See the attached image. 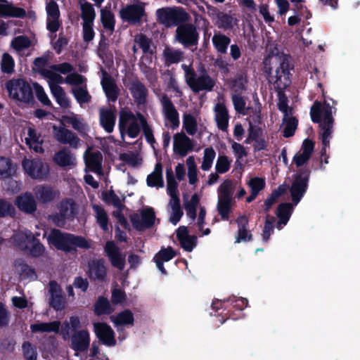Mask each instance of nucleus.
<instances>
[{
  "label": "nucleus",
  "mask_w": 360,
  "mask_h": 360,
  "mask_svg": "<svg viewBox=\"0 0 360 360\" xmlns=\"http://www.w3.org/2000/svg\"><path fill=\"white\" fill-rule=\"evenodd\" d=\"M236 184L231 180H224L218 188V198L232 200V195Z\"/></svg>",
  "instance_id": "a18cd8bd"
},
{
  "label": "nucleus",
  "mask_w": 360,
  "mask_h": 360,
  "mask_svg": "<svg viewBox=\"0 0 360 360\" xmlns=\"http://www.w3.org/2000/svg\"><path fill=\"white\" fill-rule=\"evenodd\" d=\"M15 269L23 279L34 280L37 278L34 271L26 264L18 262L15 265Z\"/></svg>",
  "instance_id": "864d4df0"
},
{
  "label": "nucleus",
  "mask_w": 360,
  "mask_h": 360,
  "mask_svg": "<svg viewBox=\"0 0 360 360\" xmlns=\"http://www.w3.org/2000/svg\"><path fill=\"white\" fill-rule=\"evenodd\" d=\"M163 56L167 63H176L183 58V52L179 49L166 46L163 51Z\"/></svg>",
  "instance_id": "5fc2aeb1"
},
{
  "label": "nucleus",
  "mask_w": 360,
  "mask_h": 360,
  "mask_svg": "<svg viewBox=\"0 0 360 360\" xmlns=\"http://www.w3.org/2000/svg\"><path fill=\"white\" fill-rule=\"evenodd\" d=\"M146 122L144 117L138 113L134 115L128 110H122L120 113L119 128L123 139L127 136L136 138L140 132V126L143 127Z\"/></svg>",
  "instance_id": "20e7f679"
},
{
  "label": "nucleus",
  "mask_w": 360,
  "mask_h": 360,
  "mask_svg": "<svg viewBox=\"0 0 360 360\" xmlns=\"http://www.w3.org/2000/svg\"><path fill=\"white\" fill-rule=\"evenodd\" d=\"M175 39L184 46L188 47L197 44L198 33L193 25H182L176 28Z\"/></svg>",
  "instance_id": "9d476101"
},
{
  "label": "nucleus",
  "mask_w": 360,
  "mask_h": 360,
  "mask_svg": "<svg viewBox=\"0 0 360 360\" xmlns=\"http://www.w3.org/2000/svg\"><path fill=\"white\" fill-rule=\"evenodd\" d=\"M200 196L195 193L190 200L186 196L184 197V205L186 212V215L192 220L196 217V209L200 201Z\"/></svg>",
  "instance_id": "c03bdc74"
},
{
  "label": "nucleus",
  "mask_w": 360,
  "mask_h": 360,
  "mask_svg": "<svg viewBox=\"0 0 360 360\" xmlns=\"http://www.w3.org/2000/svg\"><path fill=\"white\" fill-rule=\"evenodd\" d=\"M156 15L158 20L167 27L176 25L186 18V13L182 9L176 8H159Z\"/></svg>",
  "instance_id": "6e6552de"
},
{
  "label": "nucleus",
  "mask_w": 360,
  "mask_h": 360,
  "mask_svg": "<svg viewBox=\"0 0 360 360\" xmlns=\"http://www.w3.org/2000/svg\"><path fill=\"white\" fill-rule=\"evenodd\" d=\"M22 167L26 175L33 179L44 180L49 174V166L39 159L24 158Z\"/></svg>",
  "instance_id": "423d86ee"
},
{
  "label": "nucleus",
  "mask_w": 360,
  "mask_h": 360,
  "mask_svg": "<svg viewBox=\"0 0 360 360\" xmlns=\"http://www.w3.org/2000/svg\"><path fill=\"white\" fill-rule=\"evenodd\" d=\"M105 252L112 266L122 271L125 266V255L122 254L115 244L109 241L105 246Z\"/></svg>",
  "instance_id": "4468645a"
},
{
  "label": "nucleus",
  "mask_w": 360,
  "mask_h": 360,
  "mask_svg": "<svg viewBox=\"0 0 360 360\" xmlns=\"http://www.w3.org/2000/svg\"><path fill=\"white\" fill-rule=\"evenodd\" d=\"M129 90L136 103L143 104L145 103L147 90L141 82L139 81L133 82L129 87Z\"/></svg>",
  "instance_id": "a19ab883"
},
{
  "label": "nucleus",
  "mask_w": 360,
  "mask_h": 360,
  "mask_svg": "<svg viewBox=\"0 0 360 360\" xmlns=\"http://www.w3.org/2000/svg\"><path fill=\"white\" fill-rule=\"evenodd\" d=\"M60 322L53 321L50 322L35 321L30 325V330L32 333H59Z\"/></svg>",
  "instance_id": "a878e982"
},
{
  "label": "nucleus",
  "mask_w": 360,
  "mask_h": 360,
  "mask_svg": "<svg viewBox=\"0 0 360 360\" xmlns=\"http://www.w3.org/2000/svg\"><path fill=\"white\" fill-rule=\"evenodd\" d=\"M58 209L60 215L63 218H68L74 215L76 208L72 200H65L60 203Z\"/></svg>",
  "instance_id": "6e6d98bb"
},
{
  "label": "nucleus",
  "mask_w": 360,
  "mask_h": 360,
  "mask_svg": "<svg viewBox=\"0 0 360 360\" xmlns=\"http://www.w3.org/2000/svg\"><path fill=\"white\" fill-rule=\"evenodd\" d=\"M31 45L30 40L25 36H18L14 38L11 41L12 48L17 52L22 51Z\"/></svg>",
  "instance_id": "e2e57ef3"
},
{
  "label": "nucleus",
  "mask_w": 360,
  "mask_h": 360,
  "mask_svg": "<svg viewBox=\"0 0 360 360\" xmlns=\"http://www.w3.org/2000/svg\"><path fill=\"white\" fill-rule=\"evenodd\" d=\"M50 82H48L51 91L56 98L58 104L63 108H68L70 107V103L65 93L64 92L62 87L58 86L59 84L63 82V78L62 76H53L50 78Z\"/></svg>",
  "instance_id": "f8f14e48"
},
{
  "label": "nucleus",
  "mask_w": 360,
  "mask_h": 360,
  "mask_svg": "<svg viewBox=\"0 0 360 360\" xmlns=\"http://www.w3.org/2000/svg\"><path fill=\"white\" fill-rule=\"evenodd\" d=\"M232 160L224 155H219L216 165H215V170L219 174H224L227 172L231 165Z\"/></svg>",
  "instance_id": "4d7b16f0"
},
{
  "label": "nucleus",
  "mask_w": 360,
  "mask_h": 360,
  "mask_svg": "<svg viewBox=\"0 0 360 360\" xmlns=\"http://www.w3.org/2000/svg\"><path fill=\"white\" fill-rule=\"evenodd\" d=\"M214 117L217 127L221 130L226 131L229 127V114L222 100L219 99L214 108Z\"/></svg>",
  "instance_id": "bb28decb"
},
{
  "label": "nucleus",
  "mask_w": 360,
  "mask_h": 360,
  "mask_svg": "<svg viewBox=\"0 0 360 360\" xmlns=\"http://www.w3.org/2000/svg\"><path fill=\"white\" fill-rule=\"evenodd\" d=\"M200 119L197 115L191 113H185L183 115V128L189 135L197 133Z\"/></svg>",
  "instance_id": "ea45409f"
},
{
  "label": "nucleus",
  "mask_w": 360,
  "mask_h": 360,
  "mask_svg": "<svg viewBox=\"0 0 360 360\" xmlns=\"http://www.w3.org/2000/svg\"><path fill=\"white\" fill-rule=\"evenodd\" d=\"M47 29L52 32H56L60 26V11L58 4L54 1H50L46 4Z\"/></svg>",
  "instance_id": "aec40b11"
},
{
  "label": "nucleus",
  "mask_w": 360,
  "mask_h": 360,
  "mask_svg": "<svg viewBox=\"0 0 360 360\" xmlns=\"http://www.w3.org/2000/svg\"><path fill=\"white\" fill-rule=\"evenodd\" d=\"M106 276V268L102 259L93 261L89 264V276L94 280H103Z\"/></svg>",
  "instance_id": "e433bc0d"
},
{
  "label": "nucleus",
  "mask_w": 360,
  "mask_h": 360,
  "mask_svg": "<svg viewBox=\"0 0 360 360\" xmlns=\"http://www.w3.org/2000/svg\"><path fill=\"white\" fill-rule=\"evenodd\" d=\"M35 194L39 200L42 202H46L53 199L56 193L51 188L37 187L35 190Z\"/></svg>",
  "instance_id": "052dcab7"
},
{
  "label": "nucleus",
  "mask_w": 360,
  "mask_h": 360,
  "mask_svg": "<svg viewBox=\"0 0 360 360\" xmlns=\"http://www.w3.org/2000/svg\"><path fill=\"white\" fill-rule=\"evenodd\" d=\"M232 200L218 198L217 210L223 219H228Z\"/></svg>",
  "instance_id": "0e129e2a"
},
{
  "label": "nucleus",
  "mask_w": 360,
  "mask_h": 360,
  "mask_svg": "<svg viewBox=\"0 0 360 360\" xmlns=\"http://www.w3.org/2000/svg\"><path fill=\"white\" fill-rule=\"evenodd\" d=\"M53 162L61 167L74 166L76 159L68 149L63 148L58 151L53 158Z\"/></svg>",
  "instance_id": "72a5a7b5"
},
{
  "label": "nucleus",
  "mask_w": 360,
  "mask_h": 360,
  "mask_svg": "<svg viewBox=\"0 0 360 360\" xmlns=\"http://www.w3.org/2000/svg\"><path fill=\"white\" fill-rule=\"evenodd\" d=\"M155 218L154 210L148 207L141 211V219L136 214L131 216V220L134 228L141 230L150 227L154 224Z\"/></svg>",
  "instance_id": "a211bd4d"
},
{
  "label": "nucleus",
  "mask_w": 360,
  "mask_h": 360,
  "mask_svg": "<svg viewBox=\"0 0 360 360\" xmlns=\"http://www.w3.org/2000/svg\"><path fill=\"white\" fill-rule=\"evenodd\" d=\"M15 172L14 166L8 158L0 157V175L11 176Z\"/></svg>",
  "instance_id": "338daca9"
},
{
  "label": "nucleus",
  "mask_w": 360,
  "mask_h": 360,
  "mask_svg": "<svg viewBox=\"0 0 360 360\" xmlns=\"http://www.w3.org/2000/svg\"><path fill=\"white\" fill-rule=\"evenodd\" d=\"M53 137L58 142L63 144H68L71 147L77 148L79 146V138L70 130L62 126H53Z\"/></svg>",
  "instance_id": "ddd939ff"
},
{
  "label": "nucleus",
  "mask_w": 360,
  "mask_h": 360,
  "mask_svg": "<svg viewBox=\"0 0 360 360\" xmlns=\"http://www.w3.org/2000/svg\"><path fill=\"white\" fill-rule=\"evenodd\" d=\"M22 354L25 360H37V352L35 346L30 342L22 345Z\"/></svg>",
  "instance_id": "69168bd1"
},
{
  "label": "nucleus",
  "mask_w": 360,
  "mask_h": 360,
  "mask_svg": "<svg viewBox=\"0 0 360 360\" xmlns=\"http://www.w3.org/2000/svg\"><path fill=\"white\" fill-rule=\"evenodd\" d=\"M24 141L30 150L36 153H43L44 139L33 127L27 126L24 129Z\"/></svg>",
  "instance_id": "9b49d317"
},
{
  "label": "nucleus",
  "mask_w": 360,
  "mask_h": 360,
  "mask_svg": "<svg viewBox=\"0 0 360 360\" xmlns=\"http://www.w3.org/2000/svg\"><path fill=\"white\" fill-rule=\"evenodd\" d=\"M72 91L79 104L89 103L91 100L86 89L83 87H75Z\"/></svg>",
  "instance_id": "774afa93"
},
{
  "label": "nucleus",
  "mask_w": 360,
  "mask_h": 360,
  "mask_svg": "<svg viewBox=\"0 0 360 360\" xmlns=\"http://www.w3.org/2000/svg\"><path fill=\"white\" fill-rule=\"evenodd\" d=\"M15 205L22 212L33 213L37 210V202L31 193H25L18 195L15 200Z\"/></svg>",
  "instance_id": "cd10ccee"
},
{
  "label": "nucleus",
  "mask_w": 360,
  "mask_h": 360,
  "mask_svg": "<svg viewBox=\"0 0 360 360\" xmlns=\"http://www.w3.org/2000/svg\"><path fill=\"white\" fill-rule=\"evenodd\" d=\"M176 253L172 248H162L154 257V261L159 271L162 274H166V270L163 266V263L169 262L174 256Z\"/></svg>",
  "instance_id": "c756f323"
},
{
  "label": "nucleus",
  "mask_w": 360,
  "mask_h": 360,
  "mask_svg": "<svg viewBox=\"0 0 360 360\" xmlns=\"http://www.w3.org/2000/svg\"><path fill=\"white\" fill-rule=\"evenodd\" d=\"M168 209L169 213V221L173 224L176 225L183 216V211L181 208L179 198L170 199L168 203Z\"/></svg>",
  "instance_id": "37998d69"
},
{
  "label": "nucleus",
  "mask_w": 360,
  "mask_h": 360,
  "mask_svg": "<svg viewBox=\"0 0 360 360\" xmlns=\"http://www.w3.org/2000/svg\"><path fill=\"white\" fill-rule=\"evenodd\" d=\"M283 136L285 137H290L294 134L297 125V120L291 115L283 116Z\"/></svg>",
  "instance_id": "13d9d810"
},
{
  "label": "nucleus",
  "mask_w": 360,
  "mask_h": 360,
  "mask_svg": "<svg viewBox=\"0 0 360 360\" xmlns=\"http://www.w3.org/2000/svg\"><path fill=\"white\" fill-rule=\"evenodd\" d=\"M293 210V207L290 203L281 204L277 210V217L278 221L277 223V228L281 229L285 226L290 217Z\"/></svg>",
  "instance_id": "4c0bfd02"
},
{
  "label": "nucleus",
  "mask_w": 360,
  "mask_h": 360,
  "mask_svg": "<svg viewBox=\"0 0 360 360\" xmlns=\"http://www.w3.org/2000/svg\"><path fill=\"white\" fill-rule=\"evenodd\" d=\"M161 103L166 122H169L172 127H177L179 124V113L171 101L167 97L162 96Z\"/></svg>",
  "instance_id": "5701e85b"
},
{
  "label": "nucleus",
  "mask_w": 360,
  "mask_h": 360,
  "mask_svg": "<svg viewBox=\"0 0 360 360\" xmlns=\"http://www.w3.org/2000/svg\"><path fill=\"white\" fill-rule=\"evenodd\" d=\"M94 328L96 335L103 344L110 347L115 345V333L110 326L104 323H95Z\"/></svg>",
  "instance_id": "f3484780"
},
{
  "label": "nucleus",
  "mask_w": 360,
  "mask_h": 360,
  "mask_svg": "<svg viewBox=\"0 0 360 360\" xmlns=\"http://www.w3.org/2000/svg\"><path fill=\"white\" fill-rule=\"evenodd\" d=\"M110 320L116 327H120L132 326L134 318L133 313L130 310L126 309L117 315L110 316Z\"/></svg>",
  "instance_id": "c9c22d12"
},
{
  "label": "nucleus",
  "mask_w": 360,
  "mask_h": 360,
  "mask_svg": "<svg viewBox=\"0 0 360 360\" xmlns=\"http://www.w3.org/2000/svg\"><path fill=\"white\" fill-rule=\"evenodd\" d=\"M100 122L105 130L110 133L112 131L115 123V115L111 110H100Z\"/></svg>",
  "instance_id": "79ce46f5"
},
{
  "label": "nucleus",
  "mask_w": 360,
  "mask_h": 360,
  "mask_svg": "<svg viewBox=\"0 0 360 360\" xmlns=\"http://www.w3.org/2000/svg\"><path fill=\"white\" fill-rule=\"evenodd\" d=\"M167 192L170 196V199L179 198L178 196V184L173 176L172 169H167Z\"/></svg>",
  "instance_id": "de8ad7c7"
},
{
  "label": "nucleus",
  "mask_w": 360,
  "mask_h": 360,
  "mask_svg": "<svg viewBox=\"0 0 360 360\" xmlns=\"http://www.w3.org/2000/svg\"><path fill=\"white\" fill-rule=\"evenodd\" d=\"M26 12L21 8H18L7 2L0 4V17L24 18Z\"/></svg>",
  "instance_id": "f704fd0d"
},
{
  "label": "nucleus",
  "mask_w": 360,
  "mask_h": 360,
  "mask_svg": "<svg viewBox=\"0 0 360 360\" xmlns=\"http://www.w3.org/2000/svg\"><path fill=\"white\" fill-rule=\"evenodd\" d=\"M308 176L307 174L297 175L292 182L290 193L292 201L297 205L306 192L307 187Z\"/></svg>",
  "instance_id": "6ab92c4d"
},
{
  "label": "nucleus",
  "mask_w": 360,
  "mask_h": 360,
  "mask_svg": "<svg viewBox=\"0 0 360 360\" xmlns=\"http://www.w3.org/2000/svg\"><path fill=\"white\" fill-rule=\"evenodd\" d=\"M182 68L185 72L186 82L193 92L212 90L215 82L206 72L197 75L186 65H183Z\"/></svg>",
  "instance_id": "39448f33"
},
{
  "label": "nucleus",
  "mask_w": 360,
  "mask_h": 360,
  "mask_svg": "<svg viewBox=\"0 0 360 360\" xmlns=\"http://www.w3.org/2000/svg\"><path fill=\"white\" fill-rule=\"evenodd\" d=\"M206 215V211L204 207H200V212L197 219L196 224H194L193 228L196 229L195 232L201 236L208 235L210 232V229H206L203 231V226L205 223V217Z\"/></svg>",
  "instance_id": "680f3d73"
},
{
  "label": "nucleus",
  "mask_w": 360,
  "mask_h": 360,
  "mask_svg": "<svg viewBox=\"0 0 360 360\" xmlns=\"http://www.w3.org/2000/svg\"><path fill=\"white\" fill-rule=\"evenodd\" d=\"M101 84L109 101H115L118 95V89L115 81L105 72L103 73Z\"/></svg>",
  "instance_id": "7c9ffc66"
},
{
  "label": "nucleus",
  "mask_w": 360,
  "mask_h": 360,
  "mask_svg": "<svg viewBox=\"0 0 360 360\" xmlns=\"http://www.w3.org/2000/svg\"><path fill=\"white\" fill-rule=\"evenodd\" d=\"M265 71L269 74V79L278 90H282L290 84L289 58L283 53L269 55L264 60Z\"/></svg>",
  "instance_id": "f257e3e1"
},
{
  "label": "nucleus",
  "mask_w": 360,
  "mask_h": 360,
  "mask_svg": "<svg viewBox=\"0 0 360 360\" xmlns=\"http://www.w3.org/2000/svg\"><path fill=\"white\" fill-rule=\"evenodd\" d=\"M62 124H70L72 128L80 133H85L88 127L83 119L78 115L70 112L68 115H63L60 120Z\"/></svg>",
  "instance_id": "2f4dec72"
},
{
  "label": "nucleus",
  "mask_w": 360,
  "mask_h": 360,
  "mask_svg": "<svg viewBox=\"0 0 360 360\" xmlns=\"http://www.w3.org/2000/svg\"><path fill=\"white\" fill-rule=\"evenodd\" d=\"M186 166L188 169V182L191 185H194L197 183L198 179V169L195 163V160L193 156H189L186 159Z\"/></svg>",
  "instance_id": "3c124183"
},
{
  "label": "nucleus",
  "mask_w": 360,
  "mask_h": 360,
  "mask_svg": "<svg viewBox=\"0 0 360 360\" xmlns=\"http://www.w3.org/2000/svg\"><path fill=\"white\" fill-rule=\"evenodd\" d=\"M48 58L46 57L37 58L35 59L34 69L47 81L50 82V78L53 76H60L59 74L53 72L51 65L48 66Z\"/></svg>",
  "instance_id": "473e14b6"
},
{
  "label": "nucleus",
  "mask_w": 360,
  "mask_h": 360,
  "mask_svg": "<svg viewBox=\"0 0 360 360\" xmlns=\"http://www.w3.org/2000/svg\"><path fill=\"white\" fill-rule=\"evenodd\" d=\"M39 236V233L34 234L27 229H19L14 231L9 242L15 248L25 252Z\"/></svg>",
  "instance_id": "1a4fd4ad"
},
{
  "label": "nucleus",
  "mask_w": 360,
  "mask_h": 360,
  "mask_svg": "<svg viewBox=\"0 0 360 360\" xmlns=\"http://www.w3.org/2000/svg\"><path fill=\"white\" fill-rule=\"evenodd\" d=\"M9 96L16 101L28 103L32 99V89L25 80L17 79L8 82L6 84Z\"/></svg>",
  "instance_id": "0eeeda50"
},
{
  "label": "nucleus",
  "mask_w": 360,
  "mask_h": 360,
  "mask_svg": "<svg viewBox=\"0 0 360 360\" xmlns=\"http://www.w3.org/2000/svg\"><path fill=\"white\" fill-rule=\"evenodd\" d=\"M314 149V142L309 139L304 140L300 150L295 155L293 162L295 165L301 167L310 158Z\"/></svg>",
  "instance_id": "b1692460"
},
{
  "label": "nucleus",
  "mask_w": 360,
  "mask_h": 360,
  "mask_svg": "<svg viewBox=\"0 0 360 360\" xmlns=\"http://www.w3.org/2000/svg\"><path fill=\"white\" fill-rule=\"evenodd\" d=\"M90 344L89 333L86 330H81L76 332L71 338V347L78 353L88 349Z\"/></svg>",
  "instance_id": "4be33fe9"
},
{
  "label": "nucleus",
  "mask_w": 360,
  "mask_h": 360,
  "mask_svg": "<svg viewBox=\"0 0 360 360\" xmlns=\"http://www.w3.org/2000/svg\"><path fill=\"white\" fill-rule=\"evenodd\" d=\"M310 114L312 121L319 124L321 129L319 136L323 144L321 155H325L327 148H329L330 140L333 133V108L326 102L323 104L319 102H315L311 108Z\"/></svg>",
  "instance_id": "f03ea898"
},
{
  "label": "nucleus",
  "mask_w": 360,
  "mask_h": 360,
  "mask_svg": "<svg viewBox=\"0 0 360 360\" xmlns=\"http://www.w3.org/2000/svg\"><path fill=\"white\" fill-rule=\"evenodd\" d=\"M216 157V152L212 147H207L203 150L201 169L203 171H208L212 166L214 160Z\"/></svg>",
  "instance_id": "8fccbe9b"
},
{
  "label": "nucleus",
  "mask_w": 360,
  "mask_h": 360,
  "mask_svg": "<svg viewBox=\"0 0 360 360\" xmlns=\"http://www.w3.org/2000/svg\"><path fill=\"white\" fill-rule=\"evenodd\" d=\"M80 7L83 22L94 24L96 14L93 6L90 4L82 3L81 4Z\"/></svg>",
  "instance_id": "bf43d9fd"
},
{
  "label": "nucleus",
  "mask_w": 360,
  "mask_h": 360,
  "mask_svg": "<svg viewBox=\"0 0 360 360\" xmlns=\"http://www.w3.org/2000/svg\"><path fill=\"white\" fill-rule=\"evenodd\" d=\"M51 294L50 305L56 310H62L65 307L66 300L62 295L60 286L54 281L49 284Z\"/></svg>",
  "instance_id": "393cba45"
},
{
  "label": "nucleus",
  "mask_w": 360,
  "mask_h": 360,
  "mask_svg": "<svg viewBox=\"0 0 360 360\" xmlns=\"http://www.w3.org/2000/svg\"><path fill=\"white\" fill-rule=\"evenodd\" d=\"M114 311L108 299L101 297L94 306V312L96 315L109 314Z\"/></svg>",
  "instance_id": "09e8293b"
},
{
  "label": "nucleus",
  "mask_w": 360,
  "mask_h": 360,
  "mask_svg": "<svg viewBox=\"0 0 360 360\" xmlns=\"http://www.w3.org/2000/svg\"><path fill=\"white\" fill-rule=\"evenodd\" d=\"M212 41L216 50L221 53L226 52L227 47L231 42V39L228 37L221 33L214 34Z\"/></svg>",
  "instance_id": "49530a36"
},
{
  "label": "nucleus",
  "mask_w": 360,
  "mask_h": 360,
  "mask_svg": "<svg viewBox=\"0 0 360 360\" xmlns=\"http://www.w3.org/2000/svg\"><path fill=\"white\" fill-rule=\"evenodd\" d=\"M192 141L184 133H176L173 137V150L181 157L186 156L193 149Z\"/></svg>",
  "instance_id": "dca6fc26"
},
{
  "label": "nucleus",
  "mask_w": 360,
  "mask_h": 360,
  "mask_svg": "<svg viewBox=\"0 0 360 360\" xmlns=\"http://www.w3.org/2000/svg\"><path fill=\"white\" fill-rule=\"evenodd\" d=\"M84 158L87 169L100 176H104L102 170L103 157L99 151L94 152L89 149L84 154Z\"/></svg>",
  "instance_id": "2eb2a0df"
},
{
  "label": "nucleus",
  "mask_w": 360,
  "mask_h": 360,
  "mask_svg": "<svg viewBox=\"0 0 360 360\" xmlns=\"http://www.w3.org/2000/svg\"><path fill=\"white\" fill-rule=\"evenodd\" d=\"M93 210L97 223L103 231H108V217L106 212L103 208L96 205H93Z\"/></svg>",
  "instance_id": "603ef678"
},
{
  "label": "nucleus",
  "mask_w": 360,
  "mask_h": 360,
  "mask_svg": "<svg viewBox=\"0 0 360 360\" xmlns=\"http://www.w3.org/2000/svg\"><path fill=\"white\" fill-rule=\"evenodd\" d=\"M50 246L65 252H69L77 248L88 249L89 243L84 238L74 235L63 233L57 229H53L47 236Z\"/></svg>",
  "instance_id": "7ed1b4c3"
},
{
  "label": "nucleus",
  "mask_w": 360,
  "mask_h": 360,
  "mask_svg": "<svg viewBox=\"0 0 360 360\" xmlns=\"http://www.w3.org/2000/svg\"><path fill=\"white\" fill-rule=\"evenodd\" d=\"M176 236L181 246L186 251L191 252L196 245V236H191L186 226H180L176 231Z\"/></svg>",
  "instance_id": "c85d7f7f"
},
{
  "label": "nucleus",
  "mask_w": 360,
  "mask_h": 360,
  "mask_svg": "<svg viewBox=\"0 0 360 360\" xmlns=\"http://www.w3.org/2000/svg\"><path fill=\"white\" fill-rule=\"evenodd\" d=\"M162 171V165L158 162L155 166L153 172L147 177V184L148 186L157 188H162L164 186Z\"/></svg>",
  "instance_id": "58836bf2"
},
{
  "label": "nucleus",
  "mask_w": 360,
  "mask_h": 360,
  "mask_svg": "<svg viewBox=\"0 0 360 360\" xmlns=\"http://www.w3.org/2000/svg\"><path fill=\"white\" fill-rule=\"evenodd\" d=\"M143 15L144 4L142 3L127 6L120 11L122 18L130 22L139 21Z\"/></svg>",
  "instance_id": "412c9836"
}]
</instances>
